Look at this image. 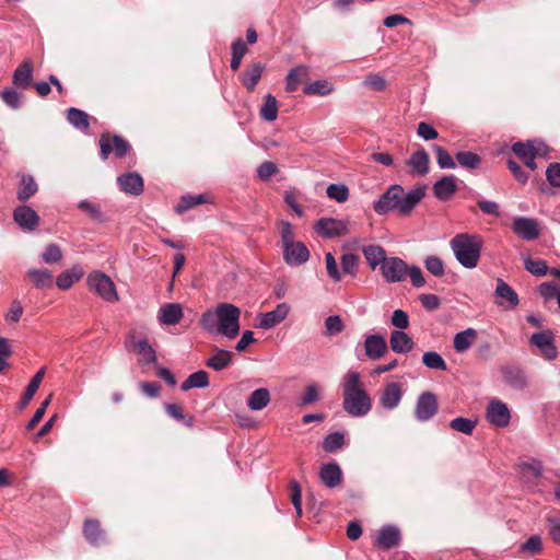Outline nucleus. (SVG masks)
Wrapping results in <instances>:
<instances>
[{
	"label": "nucleus",
	"instance_id": "f257e3e1",
	"mask_svg": "<svg viewBox=\"0 0 560 560\" xmlns=\"http://www.w3.org/2000/svg\"><path fill=\"white\" fill-rule=\"evenodd\" d=\"M241 310L228 302L219 303L215 310L201 315L200 325L209 332H217L228 339H235L240 334Z\"/></svg>",
	"mask_w": 560,
	"mask_h": 560
},
{
	"label": "nucleus",
	"instance_id": "f03ea898",
	"mask_svg": "<svg viewBox=\"0 0 560 560\" xmlns=\"http://www.w3.org/2000/svg\"><path fill=\"white\" fill-rule=\"evenodd\" d=\"M425 187H418L405 192L400 185H392L381 198L374 202L373 209L378 214L397 211L401 217L409 215L415 207L424 198Z\"/></svg>",
	"mask_w": 560,
	"mask_h": 560
},
{
	"label": "nucleus",
	"instance_id": "7ed1b4c3",
	"mask_svg": "<svg viewBox=\"0 0 560 560\" xmlns=\"http://www.w3.org/2000/svg\"><path fill=\"white\" fill-rule=\"evenodd\" d=\"M342 407L353 418L368 415L372 408V399L364 389L361 376L358 372L349 371L342 384Z\"/></svg>",
	"mask_w": 560,
	"mask_h": 560
},
{
	"label": "nucleus",
	"instance_id": "20e7f679",
	"mask_svg": "<svg viewBox=\"0 0 560 560\" xmlns=\"http://www.w3.org/2000/svg\"><path fill=\"white\" fill-rule=\"evenodd\" d=\"M483 241L477 234L459 233L450 242V246L457 261L465 268L472 269L477 267Z\"/></svg>",
	"mask_w": 560,
	"mask_h": 560
},
{
	"label": "nucleus",
	"instance_id": "39448f33",
	"mask_svg": "<svg viewBox=\"0 0 560 560\" xmlns=\"http://www.w3.org/2000/svg\"><path fill=\"white\" fill-rule=\"evenodd\" d=\"M100 154L103 161H106L110 153L117 159H121L131 150L130 143L118 135L103 132L98 140Z\"/></svg>",
	"mask_w": 560,
	"mask_h": 560
},
{
	"label": "nucleus",
	"instance_id": "423d86ee",
	"mask_svg": "<svg viewBox=\"0 0 560 560\" xmlns=\"http://www.w3.org/2000/svg\"><path fill=\"white\" fill-rule=\"evenodd\" d=\"M88 285L91 291H94L102 299L107 302L118 301V294L116 292L113 280L104 272L94 271L88 277Z\"/></svg>",
	"mask_w": 560,
	"mask_h": 560
},
{
	"label": "nucleus",
	"instance_id": "0eeeda50",
	"mask_svg": "<svg viewBox=\"0 0 560 560\" xmlns=\"http://www.w3.org/2000/svg\"><path fill=\"white\" fill-rule=\"evenodd\" d=\"M315 231L325 238L340 237L348 233V224L342 220L322 218L315 225Z\"/></svg>",
	"mask_w": 560,
	"mask_h": 560
},
{
	"label": "nucleus",
	"instance_id": "6e6552de",
	"mask_svg": "<svg viewBox=\"0 0 560 560\" xmlns=\"http://www.w3.org/2000/svg\"><path fill=\"white\" fill-rule=\"evenodd\" d=\"M383 277L388 282H400L407 277L408 266L398 257H389L381 266Z\"/></svg>",
	"mask_w": 560,
	"mask_h": 560
},
{
	"label": "nucleus",
	"instance_id": "1a4fd4ad",
	"mask_svg": "<svg viewBox=\"0 0 560 560\" xmlns=\"http://www.w3.org/2000/svg\"><path fill=\"white\" fill-rule=\"evenodd\" d=\"M438 398L431 392L422 393L417 401L415 415L419 421H428L438 412Z\"/></svg>",
	"mask_w": 560,
	"mask_h": 560
},
{
	"label": "nucleus",
	"instance_id": "9d476101",
	"mask_svg": "<svg viewBox=\"0 0 560 560\" xmlns=\"http://www.w3.org/2000/svg\"><path fill=\"white\" fill-rule=\"evenodd\" d=\"M530 343L537 347L540 354L547 360H555L558 355L557 347L553 342V335L550 330L533 334Z\"/></svg>",
	"mask_w": 560,
	"mask_h": 560
},
{
	"label": "nucleus",
	"instance_id": "9b49d317",
	"mask_svg": "<svg viewBox=\"0 0 560 560\" xmlns=\"http://www.w3.org/2000/svg\"><path fill=\"white\" fill-rule=\"evenodd\" d=\"M512 230L526 241L537 240L540 235V226L537 220L520 217L514 219Z\"/></svg>",
	"mask_w": 560,
	"mask_h": 560
},
{
	"label": "nucleus",
	"instance_id": "f8f14e48",
	"mask_svg": "<svg viewBox=\"0 0 560 560\" xmlns=\"http://www.w3.org/2000/svg\"><path fill=\"white\" fill-rule=\"evenodd\" d=\"M487 418L495 427H506L510 422L508 406L500 400H492L487 408Z\"/></svg>",
	"mask_w": 560,
	"mask_h": 560
},
{
	"label": "nucleus",
	"instance_id": "ddd939ff",
	"mask_svg": "<svg viewBox=\"0 0 560 560\" xmlns=\"http://www.w3.org/2000/svg\"><path fill=\"white\" fill-rule=\"evenodd\" d=\"M512 151L524 162V164L535 171L537 168V164L535 162V158L540 154V148L536 147L532 142L523 143L515 142L512 145Z\"/></svg>",
	"mask_w": 560,
	"mask_h": 560
},
{
	"label": "nucleus",
	"instance_id": "4468645a",
	"mask_svg": "<svg viewBox=\"0 0 560 560\" xmlns=\"http://www.w3.org/2000/svg\"><path fill=\"white\" fill-rule=\"evenodd\" d=\"M310 258V252L302 242L291 243L283 247V259L288 265H302Z\"/></svg>",
	"mask_w": 560,
	"mask_h": 560
},
{
	"label": "nucleus",
	"instance_id": "2eb2a0df",
	"mask_svg": "<svg viewBox=\"0 0 560 560\" xmlns=\"http://www.w3.org/2000/svg\"><path fill=\"white\" fill-rule=\"evenodd\" d=\"M290 306L287 303L279 304L275 310L258 316V327L270 329L280 324L289 314Z\"/></svg>",
	"mask_w": 560,
	"mask_h": 560
},
{
	"label": "nucleus",
	"instance_id": "dca6fc26",
	"mask_svg": "<svg viewBox=\"0 0 560 560\" xmlns=\"http://www.w3.org/2000/svg\"><path fill=\"white\" fill-rule=\"evenodd\" d=\"M33 62L30 59H24L13 72L12 83L14 86L21 90L28 89L33 83Z\"/></svg>",
	"mask_w": 560,
	"mask_h": 560
},
{
	"label": "nucleus",
	"instance_id": "f3484780",
	"mask_svg": "<svg viewBox=\"0 0 560 560\" xmlns=\"http://www.w3.org/2000/svg\"><path fill=\"white\" fill-rule=\"evenodd\" d=\"M365 354L371 360H378L387 352V343L381 335H368L364 340Z\"/></svg>",
	"mask_w": 560,
	"mask_h": 560
},
{
	"label": "nucleus",
	"instance_id": "a211bd4d",
	"mask_svg": "<svg viewBox=\"0 0 560 560\" xmlns=\"http://www.w3.org/2000/svg\"><path fill=\"white\" fill-rule=\"evenodd\" d=\"M117 183L121 191L132 196H139L144 187L143 179L138 173L120 175Z\"/></svg>",
	"mask_w": 560,
	"mask_h": 560
},
{
	"label": "nucleus",
	"instance_id": "6ab92c4d",
	"mask_svg": "<svg viewBox=\"0 0 560 560\" xmlns=\"http://www.w3.org/2000/svg\"><path fill=\"white\" fill-rule=\"evenodd\" d=\"M320 481L328 488H336L342 481V471L337 463H327L320 467Z\"/></svg>",
	"mask_w": 560,
	"mask_h": 560
},
{
	"label": "nucleus",
	"instance_id": "aec40b11",
	"mask_svg": "<svg viewBox=\"0 0 560 560\" xmlns=\"http://www.w3.org/2000/svg\"><path fill=\"white\" fill-rule=\"evenodd\" d=\"M411 167V173L418 176H424L430 171V156L424 149L415 151L407 161Z\"/></svg>",
	"mask_w": 560,
	"mask_h": 560
},
{
	"label": "nucleus",
	"instance_id": "412c9836",
	"mask_svg": "<svg viewBox=\"0 0 560 560\" xmlns=\"http://www.w3.org/2000/svg\"><path fill=\"white\" fill-rule=\"evenodd\" d=\"M401 397H402V389H401L400 384L389 383L384 387V389L381 394L380 404L385 409L392 410L399 405Z\"/></svg>",
	"mask_w": 560,
	"mask_h": 560
},
{
	"label": "nucleus",
	"instance_id": "4be33fe9",
	"mask_svg": "<svg viewBox=\"0 0 560 560\" xmlns=\"http://www.w3.org/2000/svg\"><path fill=\"white\" fill-rule=\"evenodd\" d=\"M83 535L93 546H101L106 541L105 530L98 520H86L83 525Z\"/></svg>",
	"mask_w": 560,
	"mask_h": 560
},
{
	"label": "nucleus",
	"instance_id": "5701e85b",
	"mask_svg": "<svg viewBox=\"0 0 560 560\" xmlns=\"http://www.w3.org/2000/svg\"><path fill=\"white\" fill-rule=\"evenodd\" d=\"M433 195L441 201H446L456 192L457 185L454 176H443L432 187Z\"/></svg>",
	"mask_w": 560,
	"mask_h": 560
},
{
	"label": "nucleus",
	"instance_id": "b1692460",
	"mask_svg": "<svg viewBox=\"0 0 560 560\" xmlns=\"http://www.w3.org/2000/svg\"><path fill=\"white\" fill-rule=\"evenodd\" d=\"M265 70V66L260 62H254L249 65L245 71L241 74L240 80L244 88L248 92H253L258 84L261 74Z\"/></svg>",
	"mask_w": 560,
	"mask_h": 560
},
{
	"label": "nucleus",
	"instance_id": "393cba45",
	"mask_svg": "<svg viewBox=\"0 0 560 560\" xmlns=\"http://www.w3.org/2000/svg\"><path fill=\"white\" fill-rule=\"evenodd\" d=\"M390 349L396 353H407L415 347L412 338L402 330H393L389 337Z\"/></svg>",
	"mask_w": 560,
	"mask_h": 560
},
{
	"label": "nucleus",
	"instance_id": "a878e982",
	"mask_svg": "<svg viewBox=\"0 0 560 560\" xmlns=\"http://www.w3.org/2000/svg\"><path fill=\"white\" fill-rule=\"evenodd\" d=\"M502 375L504 382L514 389L522 390L527 386L526 376L517 366L506 365L502 368Z\"/></svg>",
	"mask_w": 560,
	"mask_h": 560
},
{
	"label": "nucleus",
	"instance_id": "bb28decb",
	"mask_svg": "<svg viewBox=\"0 0 560 560\" xmlns=\"http://www.w3.org/2000/svg\"><path fill=\"white\" fill-rule=\"evenodd\" d=\"M14 220L23 229L33 230L38 224L39 217L27 206H20L14 210Z\"/></svg>",
	"mask_w": 560,
	"mask_h": 560
},
{
	"label": "nucleus",
	"instance_id": "cd10ccee",
	"mask_svg": "<svg viewBox=\"0 0 560 560\" xmlns=\"http://www.w3.org/2000/svg\"><path fill=\"white\" fill-rule=\"evenodd\" d=\"M495 295L502 300L498 302V305L500 306L504 305V301L511 308L516 307L520 303L518 295L515 290L502 279L497 280Z\"/></svg>",
	"mask_w": 560,
	"mask_h": 560
},
{
	"label": "nucleus",
	"instance_id": "c85d7f7f",
	"mask_svg": "<svg viewBox=\"0 0 560 560\" xmlns=\"http://www.w3.org/2000/svg\"><path fill=\"white\" fill-rule=\"evenodd\" d=\"M233 357V352L215 347L206 365L214 371H222L232 363Z\"/></svg>",
	"mask_w": 560,
	"mask_h": 560
},
{
	"label": "nucleus",
	"instance_id": "c756f323",
	"mask_svg": "<svg viewBox=\"0 0 560 560\" xmlns=\"http://www.w3.org/2000/svg\"><path fill=\"white\" fill-rule=\"evenodd\" d=\"M183 317V308L178 303H167L159 311V319L165 325H176Z\"/></svg>",
	"mask_w": 560,
	"mask_h": 560
},
{
	"label": "nucleus",
	"instance_id": "7c9ffc66",
	"mask_svg": "<svg viewBox=\"0 0 560 560\" xmlns=\"http://www.w3.org/2000/svg\"><path fill=\"white\" fill-rule=\"evenodd\" d=\"M308 79V68L306 66H298L292 68L285 78V91L294 92L299 85Z\"/></svg>",
	"mask_w": 560,
	"mask_h": 560
},
{
	"label": "nucleus",
	"instance_id": "2f4dec72",
	"mask_svg": "<svg viewBox=\"0 0 560 560\" xmlns=\"http://www.w3.org/2000/svg\"><path fill=\"white\" fill-rule=\"evenodd\" d=\"M400 533L394 526L383 527L377 536L376 542L383 549H392L399 544Z\"/></svg>",
	"mask_w": 560,
	"mask_h": 560
},
{
	"label": "nucleus",
	"instance_id": "473e14b6",
	"mask_svg": "<svg viewBox=\"0 0 560 560\" xmlns=\"http://www.w3.org/2000/svg\"><path fill=\"white\" fill-rule=\"evenodd\" d=\"M477 338V331L474 328H467L455 335L453 340L454 349L459 352H466L475 342Z\"/></svg>",
	"mask_w": 560,
	"mask_h": 560
},
{
	"label": "nucleus",
	"instance_id": "72a5a7b5",
	"mask_svg": "<svg viewBox=\"0 0 560 560\" xmlns=\"http://www.w3.org/2000/svg\"><path fill=\"white\" fill-rule=\"evenodd\" d=\"M363 255L370 267L374 270L378 265L382 266L386 257V252L378 245H369L363 248Z\"/></svg>",
	"mask_w": 560,
	"mask_h": 560
},
{
	"label": "nucleus",
	"instance_id": "f704fd0d",
	"mask_svg": "<svg viewBox=\"0 0 560 560\" xmlns=\"http://www.w3.org/2000/svg\"><path fill=\"white\" fill-rule=\"evenodd\" d=\"M27 276L37 289H48L52 287V275L47 269H31Z\"/></svg>",
	"mask_w": 560,
	"mask_h": 560
},
{
	"label": "nucleus",
	"instance_id": "c9c22d12",
	"mask_svg": "<svg viewBox=\"0 0 560 560\" xmlns=\"http://www.w3.org/2000/svg\"><path fill=\"white\" fill-rule=\"evenodd\" d=\"M270 402V393L267 388L255 389L247 399L250 410H261Z\"/></svg>",
	"mask_w": 560,
	"mask_h": 560
},
{
	"label": "nucleus",
	"instance_id": "e433bc0d",
	"mask_svg": "<svg viewBox=\"0 0 560 560\" xmlns=\"http://www.w3.org/2000/svg\"><path fill=\"white\" fill-rule=\"evenodd\" d=\"M67 120L77 129L88 130L90 128V116L75 107L67 110Z\"/></svg>",
	"mask_w": 560,
	"mask_h": 560
},
{
	"label": "nucleus",
	"instance_id": "4c0bfd02",
	"mask_svg": "<svg viewBox=\"0 0 560 560\" xmlns=\"http://www.w3.org/2000/svg\"><path fill=\"white\" fill-rule=\"evenodd\" d=\"M209 385V375L206 371H197L191 373L183 383L182 389L188 390L190 388H205Z\"/></svg>",
	"mask_w": 560,
	"mask_h": 560
},
{
	"label": "nucleus",
	"instance_id": "58836bf2",
	"mask_svg": "<svg viewBox=\"0 0 560 560\" xmlns=\"http://www.w3.org/2000/svg\"><path fill=\"white\" fill-rule=\"evenodd\" d=\"M260 117L265 119L266 121H273L278 117V102L277 98L271 95L267 94L265 96V103L262 104L260 108Z\"/></svg>",
	"mask_w": 560,
	"mask_h": 560
},
{
	"label": "nucleus",
	"instance_id": "ea45409f",
	"mask_svg": "<svg viewBox=\"0 0 560 560\" xmlns=\"http://www.w3.org/2000/svg\"><path fill=\"white\" fill-rule=\"evenodd\" d=\"M247 51V46L242 38H237L232 43L231 69L233 71H237L240 69L242 59Z\"/></svg>",
	"mask_w": 560,
	"mask_h": 560
},
{
	"label": "nucleus",
	"instance_id": "a19ab883",
	"mask_svg": "<svg viewBox=\"0 0 560 560\" xmlns=\"http://www.w3.org/2000/svg\"><path fill=\"white\" fill-rule=\"evenodd\" d=\"M455 156L459 165L467 170H477L481 164V158L470 151H459Z\"/></svg>",
	"mask_w": 560,
	"mask_h": 560
},
{
	"label": "nucleus",
	"instance_id": "79ce46f5",
	"mask_svg": "<svg viewBox=\"0 0 560 560\" xmlns=\"http://www.w3.org/2000/svg\"><path fill=\"white\" fill-rule=\"evenodd\" d=\"M37 191V184L31 175H24L21 179V188L18 191V198L21 201L27 200Z\"/></svg>",
	"mask_w": 560,
	"mask_h": 560
},
{
	"label": "nucleus",
	"instance_id": "37998d69",
	"mask_svg": "<svg viewBox=\"0 0 560 560\" xmlns=\"http://www.w3.org/2000/svg\"><path fill=\"white\" fill-rule=\"evenodd\" d=\"M206 202V199H205V196L203 195H197V196H192V195H187V196H183L179 200V202L176 205L175 207V210L177 213L179 214H183L185 213L186 211H188L189 209L198 206V205H201Z\"/></svg>",
	"mask_w": 560,
	"mask_h": 560
},
{
	"label": "nucleus",
	"instance_id": "c03bdc74",
	"mask_svg": "<svg viewBox=\"0 0 560 560\" xmlns=\"http://www.w3.org/2000/svg\"><path fill=\"white\" fill-rule=\"evenodd\" d=\"M422 363L433 370L446 371L447 364L444 359L435 351L424 352L422 357Z\"/></svg>",
	"mask_w": 560,
	"mask_h": 560
},
{
	"label": "nucleus",
	"instance_id": "a18cd8bd",
	"mask_svg": "<svg viewBox=\"0 0 560 560\" xmlns=\"http://www.w3.org/2000/svg\"><path fill=\"white\" fill-rule=\"evenodd\" d=\"M345 445V436L340 432H334L326 436L323 448L328 453H335Z\"/></svg>",
	"mask_w": 560,
	"mask_h": 560
},
{
	"label": "nucleus",
	"instance_id": "49530a36",
	"mask_svg": "<svg viewBox=\"0 0 560 560\" xmlns=\"http://www.w3.org/2000/svg\"><path fill=\"white\" fill-rule=\"evenodd\" d=\"M332 91L329 82L326 80H318L307 84L303 92L306 95H327Z\"/></svg>",
	"mask_w": 560,
	"mask_h": 560
},
{
	"label": "nucleus",
	"instance_id": "de8ad7c7",
	"mask_svg": "<svg viewBox=\"0 0 560 560\" xmlns=\"http://www.w3.org/2000/svg\"><path fill=\"white\" fill-rule=\"evenodd\" d=\"M1 100L11 108L18 109L22 103V93L14 89L7 88L0 92Z\"/></svg>",
	"mask_w": 560,
	"mask_h": 560
},
{
	"label": "nucleus",
	"instance_id": "09e8293b",
	"mask_svg": "<svg viewBox=\"0 0 560 560\" xmlns=\"http://www.w3.org/2000/svg\"><path fill=\"white\" fill-rule=\"evenodd\" d=\"M326 194L328 198L336 200L337 202H346L349 198V189L346 185L331 184L327 187Z\"/></svg>",
	"mask_w": 560,
	"mask_h": 560
},
{
	"label": "nucleus",
	"instance_id": "8fccbe9b",
	"mask_svg": "<svg viewBox=\"0 0 560 560\" xmlns=\"http://www.w3.org/2000/svg\"><path fill=\"white\" fill-rule=\"evenodd\" d=\"M165 411L166 413L178 420V421H184L185 424L189 428L192 427L194 424V417L189 416V417H185L184 415V408L180 406V405H177V404H166L165 405Z\"/></svg>",
	"mask_w": 560,
	"mask_h": 560
},
{
	"label": "nucleus",
	"instance_id": "3c124183",
	"mask_svg": "<svg viewBox=\"0 0 560 560\" xmlns=\"http://www.w3.org/2000/svg\"><path fill=\"white\" fill-rule=\"evenodd\" d=\"M340 262L343 273L349 275L351 277L357 276L359 256L351 253H346L342 255Z\"/></svg>",
	"mask_w": 560,
	"mask_h": 560
},
{
	"label": "nucleus",
	"instance_id": "603ef678",
	"mask_svg": "<svg viewBox=\"0 0 560 560\" xmlns=\"http://www.w3.org/2000/svg\"><path fill=\"white\" fill-rule=\"evenodd\" d=\"M82 277V272H74V271H63L57 277L56 284L61 290H68L70 289L73 283L78 280H80Z\"/></svg>",
	"mask_w": 560,
	"mask_h": 560
},
{
	"label": "nucleus",
	"instance_id": "864d4df0",
	"mask_svg": "<svg viewBox=\"0 0 560 560\" xmlns=\"http://www.w3.org/2000/svg\"><path fill=\"white\" fill-rule=\"evenodd\" d=\"M325 335L336 336L345 329V324L339 315H331L325 319Z\"/></svg>",
	"mask_w": 560,
	"mask_h": 560
},
{
	"label": "nucleus",
	"instance_id": "5fc2aeb1",
	"mask_svg": "<svg viewBox=\"0 0 560 560\" xmlns=\"http://www.w3.org/2000/svg\"><path fill=\"white\" fill-rule=\"evenodd\" d=\"M433 150L436 153V162L441 168H455L456 163L447 152V150L441 145H433Z\"/></svg>",
	"mask_w": 560,
	"mask_h": 560
},
{
	"label": "nucleus",
	"instance_id": "6e6d98bb",
	"mask_svg": "<svg viewBox=\"0 0 560 560\" xmlns=\"http://www.w3.org/2000/svg\"><path fill=\"white\" fill-rule=\"evenodd\" d=\"M450 427L455 431L470 435L476 427V422L467 418L458 417L450 422Z\"/></svg>",
	"mask_w": 560,
	"mask_h": 560
},
{
	"label": "nucleus",
	"instance_id": "4d7b16f0",
	"mask_svg": "<svg viewBox=\"0 0 560 560\" xmlns=\"http://www.w3.org/2000/svg\"><path fill=\"white\" fill-rule=\"evenodd\" d=\"M62 259V252L57 244H49L42 254L45 264H56Z\"/></svg>",
	"mask_w": 560,
	"mask_h": 560
},
{
	"label": "nucleus",
	"instance_id": "13d9d810",
	"mask_svg": "<svg viewBox=\"0 0 560 560\" xmlns=\"http://www.w3.org/2000/svg\"><path fill=\"white\" fill-rule=\"evenodd\" d=\"M524 266L534 276H545L548 272V266L544 260H534L527 257L524 259Z\"/></svg>",
	"mask_w": 560,
	"mask_h": 560
},
{
	"label": "nucleus",
	"instance_id": "bf43d9fd",
	"mask_svg": "<svg viewBox=\"0 0 560 560\" xmlns=\"http://www.w3.org/2000/svg\"><path fill=\"white\" fill-rule=\"evenodd\" d=\"M78 208L85 212L92 220L96 222H103L104 218L98 206L91 203L88 200L79 202Z\"/></svg>",
	"mask_w": 560,
	"mask_h": 560
},
{
	"label": "nucleus",
	"instance_id": "052dcab7",
	"mask_svg": "<svg viewBox=\"0 0 560 560\" xmlns=\"http://www.w3.org/2000/svg\"><path fill=\"white\" fill-rule=\"evenodd\" d=\"M538 292L545 300L557 299L558 301L560 296V285L553 282H544L538 287Z\"/></svg>",
	"mask_w": 560,
	"mask_h": 560
},
{
	"label": "nucleus",
	"instance_id": "680f3d73",
	"mask_svg": "<svg viewBox=\"0 0 560 560\" xmlns=\"http://www.w3.org/2000/svg\"><path fill=\"white\" fill-rule=\"evenodd\" d=\"M427 270L435 277H442L444 275V264L438 256H429L424 260Z\"/></svg>",
	"mask_w": 560,
	"mask_h": 560
},
{
	"label": "nucleus",
	"instance_id": "e2e57ef3",
	"mask_svg": "<svg viewBox=\"0 0 560 560\" xmlns=\"http://www.w3.org/2000/svg\"><path fill=\"white\" fill-rule=\"evenodd\" d=\"M363 83L365 86L378 92L386 89V80L378 73L368 74Z\"/></svg>",
	"mask_w": 560,
	"mask_h": 560
},
{
	"label": "nucleus",
	"instance_id": "0e129e2a",
	"mask_svg": "<svg viewBox=\"0 0 560 560\" xmlns=\"http://www.w3.org/2000/svg\"><path fill=\"white\" fill-rule=\"evenodd\" d=\"M390 324L396 327L397 330L407 329L409 327V316L405 311L396 310L392 315Z\"/></svg>",
	"mask_w": 560,
	"mask_h": 560
},
{
	"label": "nucleus",
	"instance_id": "69168bd1",
	"mask_svg": "<svg viewBox=\"0 0 560 560\" xmlns=\"http://www.w3.org/2000/svg\"><path fill=\"white\" fill-rule=\"evenodd\" d=\"M325 260H326V269H327L328 276L335 282L341 281V273L338 269V265H337V261H336L334 255L331 253H327L325 255Z\"/></svg>",
	"mask_w": 560,
	"mask_h": 560
},
{
	"label": "nucleus",
	"instance_id": "338daca9",
	"mask_svg": "<svg viewBox=\"0 0 560 560\" xmlns=\"http://www.w3.org/2000/svg\"><path fill=\"white\" fill-rule=\"evenodd\" d=\"M546 178L552 187L560 188V163L549 164L546 170Z\"/></svg>",
	"mask_w": 560,
	"mask_h": 560
},
{
	"label": "nucleus",
	"instance_id": "774afa93",
	"mask_svg": "<svg viewBox=\"0 0 560 560\" xmlns=\"http://www.w3.org/2000/svg\"><path fill=\"white\" fill-rule=\"evenodd\" d=\"M138 352L141 354L147 363L156 362L154 349L148 343L147 340H139L137 343Z\"/></svg>",
	"mask_w": 560,
	"mask_h": 560
}]
</instances>
